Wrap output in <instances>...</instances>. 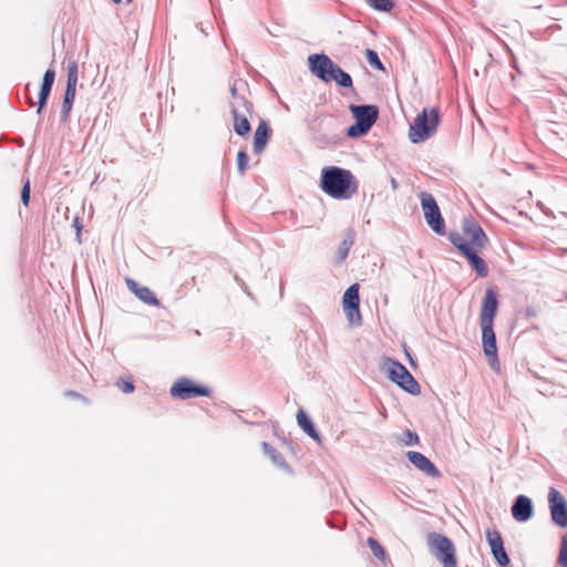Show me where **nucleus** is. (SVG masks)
Masks as SVG:
<instances>
[{
	"instance_id": "obj_2",
	"label": "nucleus",
	"mask_w": 567,
	"mask_h": 567,
	"mask_svg": "<svg viewBox=\"0 0 567 567\" xmlns=\"http://www.w3.org/2000/svg\"><path fill=\"white\" fill-rule=\"evenodd\" d=\"M349 110L354 123L347 128V136L360 138L367 135L379 117V107L374 104H351Z\"/></svg>"
},
{
	"instance_id": "obj_18",
	"label": "nucleus",
	"mask_w": 567,
	"mask_h": 567,
	"mask_svg": "<svg viewBox=\"0 0 567 567\" xmlns=\"http://www.w3.org/2000/svg\"><path fill=\"white\" fill-rule=\"evenodd\" d=\"M355 235H357V233H355L354 228H352V227H349L344 230L343 239L341 240V243L337 249L336 256H334L336 265H341L346 261V259L349 256L350 249L354 245Z\"/></svg>"
},
{
	"instance_id": "obj_8",
	"label": "nucleus",
	"mask_w": 567,
	"mask_h": 567,
	"mask_svg": "<svg viewBox=\"0 0 567 567\" xmlns=\"http://www.w3.org/2000/svg\"><path fill=\"white\" fill-rule=\"evenodd\" d=\"M360 286L359 284L351 285L343 293L342 308L343 312L351 326H361L362 317L360 312Z\"/></svg>"
},
{
	"instance_id": "obj_48",
	"label": "nucleus",
	"mask_w": 567,
	"mask_h": 567,
	"mask_svg": "<svg viewBox=\"0 0 567 567\" xmlns=\"http://www.w3.org/2000/svg\"><path fill=\"white\" fill-rule=\"evenodd\" d=\"M406 354H408V357L410 359V363L413 364V360H412L411 355L409 353H406Z\"/></svg>"
},
{
	"instance_id": "obj_43",
	"label": "nucleus",
	"mask_w": 567,
	"mask_h": 567,
	"mask_svg": "<svg viewBox=\"0 0 567 567\" xmlns=\"http://www.w3.org/2000/svg\"><path fill=\"white\" fill-rule=\"evenodd\" d=\"M236 281L241 286L245 292H247L248 296H251V293L248 291L246 284L244 280L239 279L238 276L235 277Z\"/></svg>"
},
{
	"instance_id": "obj_14",
	"label": "nucleus",
	"mask_w": 567,
	"mask_h": 567,
	"mask_svg": "<svg viewBox=\"0 0 567 567\" xmlns=\"http://www.w3.org/2000/svg\"><path fill=\"white\" fill-rule=\"evenodd\" d=\"M498 305L499 301L497 292L493 288H487L482 300L480 323H494Z\"/></svg>"
},
{
	"instance_id": "obj_20",
	"label": "nucleus",
	"mask_w": 567,
	"mask_h": 567,
	"mask_svg": "<svg viewBox=\"0 0 567 567\" xmlns=\"http://www.w3.org/2000/svg\"><path fill=\"white\" fill-rule=\"evenodd\" d=\"M231 115L234 118V131L239 136H246L251 131V125L247 118V114L245 112H240L239 106L236 104H231Z\"/></svg>"
},
{
	"instance_id": "obj_33",
	"label": "nucleus",
	"mask_w": 567,
	"mask_h": 567,
	"mask_svg": "<svg viewBox=\"0 0 567 567\" xmlns=\"http://www.w3.org/2000/svg\"><path fill=\"white\" fill-rule=\"evenodd\" d=\"M116 386L123 392V393H132L135 390V385L132 381V378L128 377L126 380L123 378H120L116 381Z\"/></svg>"
},
{
	"instance_id": "obj_44",
	"label": "nucleus",
	"mask_w": 567,
	"mask_h": 567,
	"mask_svg": "<svg viewBox=\"0 0 567 567\" xmlns=\"http://www.w3.org/2000/svg\"><path fill=\"white\" fill-rule=\"evenodd\" d=\"M230 94H231V96H233L235 100H238V97H240V96L238 95L236 84H233V85L230 86Z\"/></svg>"
},
{
	"instance_id": "obj_5",
	"label": "nucleus",
	"mask_w": 567,
	"mask_h": 567,
	"mask_svg": "<svg viewBox=\"0 0 567 567\" xmlns=\"http://www.w3.org/2000/svg\"><path fill=\"white\" fill-rule=\"evenodd\" d=\"M383 368L386 371V377L390 381L395 383L399 388L411 395H419L421 386L412 373L404 364L392 358H385Z\"/></svg>"
},
{
	"instance_id": "obj_22",
	"label": "nucleus",
	"mask_w": 567,
	"mask_h": 567,
	"mask_svg": "<svg viewBox=\"0 0 567 567\" xmlns=\"http://www.w3.org/2000/svg\"><path fill=\"white\" fill-rule=\"evenodd\" d=\"M297 423L307 435H309L316 442L321 443V435L319 431L317 430L311 417L303 409H299L297 412Z\"/></svg>"
},
{
	"instance_id": "obj_6",
	"label": "nucleus",
	"mask_w": 567,
	"mask_h": 567,
	"mask_svg": "<svg viewBox=\"0 0 567 567\" xmlns=\"http://www.w3.org/2000/svg\"><path fill=\"white\" fill-rule=\"evenodd\" d=\"M421 207L427 226L437 235H445L446 226L434 196L427 192L420 194Z\"/></svg>"
},
{
	"instance_id": "obj_46",
	"label": "nucleus",
	"mask_w": 567,
	"mask_h": 567,
	"mask_svg": "<svg viewBox=\"0 0 567 567\" xmlns=\"http://www.w3.org/2000/svg\"><path fill=\"white\" fill-rule=\"evenodd\" d=\"M391 185H392V188H393V189H396V188H398L399 184H398V182H396V179H395V178H391Z\"/></svg>"
},
{
	"instance_id": "obj_30",
	"label": "nucleus",
	"mask_w": 567,
	"mask_h": 567,
	"mask_svg": "<svg viewBox=\"0 0 567 567\" xmlns=\"http://www.w3.org/2000/svg\"><path fill=\"white\" fill-rule=\"evenodd\" d=\"M364 55H365V59L368 61V63L375 70H379V71H382L384 70V65L383 63L381 62L380 58H379V54L372 50V49H367L365 52H364Z\"/></svg>"
},
{
	"instance_id": "obj_9",
	"label": "nucleus",
	"mask_w": 567,
	"mask_h": 567,
	"mask_svg": "<svg viewBox=\"0 0 567 567\" xmlns=\"http://www.w3.org/2000/svg\"><path fill=\"white\" fill-rule=\"evenodd\" d=\"M337 65L338 64L324 53H313L308 56L309 71L324 83L332 81V74Z\"/></svg>"
},
{
	"instance_id": "obj_3",
	"label": "nucleus",
	"mask_w": 567,
	"mask_h": 567,
	"mask_svg": "<svg viewBox=\"0 0 567 567\" xmlns=\"http://www.w3.org/2000/svg\"><path fill=\"white\" fill-rule=\"evenodd\" d=\"M426 545L442 567H458L456 548L450 537L439 532H430L426 535Z\"/></svg>"
},
{
	"instance_id": "obj_35",
	"label": "nucleus",
	"mask_w": 567,
	"mask_h": 567,
	"mask_svg": "<svg viewBox=\"0 0 567 567\" xmlns=\"http://www.w3.org/2000/svg\"><path fill=\"white\" fill-rule=\"evenodd\" d=\"M30 194H31L30 179L25 178L23 181V184L21 187V202L25 207H28L30 204Z\"/></svg>"
},
{
	"instance_id": "obj_50",
	"label": "nucleus",
	"mask_w": 567,
	"mask_h": 567,
	"mask_svg": "<svg viewBox=\"0 0 567 567\" xmlns=\"http://www.w3.org/2000/svg\"><path fill=\"white\" fill-rule=\"evenodd\" d=\"M133 0H126L127 3H131Z\"/></svg>"
},
{
	"instance_id": "obj_19",
	"label": "nucleus",
	"mask_w": 567,
	"mask_h": 567,
	"mask_svg": "<svg viewBox=\"0 0 567 567\" xmlns=\"http://www.w3.org/2000/svg\"><path fill=\"white\" fill-rule=\"evenodd\" d=\"M271 128L267 121L261 120L254 134V153L260 154L267 146L271 136Z\"/></svg>"
},
{
	"instance_id": "obj_27",
	"label": "nucleus",
	"mask_w": 567,
	"mask_h": 567,
	"mask_svg": "<svg viewBox=\"0 0 567 567\" xmlns=\"http://www.w3.org/2000/svg\"><path fill=\"white\" fill-rule=\"evenodd\" d=\"M79 78V65L76 61H69L68 63V76H66V86L76 87Z\"/></svg>"
},
{
	"instance_id": "obj_12",
	"label": "nucleus",
	"mask_w": 567,
	"mask_h": 567,
	"mask_svg": "<svg viewBox=\"0 0 567 567\" xmlns=\"http://www.w3.org/2000/svg\"><path fill=\"white\" fill-rule=\"evenodd\" d=\"M462 229L472 249H484L489 241L482 226L473 217L464 218Z\"/></svg>"
},
{
	"instance_id": "obj_13",
	"label": "nucleus",
	"mask_w": 567,
	"mask_h": 567,
	"mask_svg": "<svg viewBox=\"0 0 567 567\" xmlns=\"http://www.w3.org/2000/svg\"><path fill=\"white\" fill-rule=\"evenodd\" d=\"M486 540L491 547V554L497 565L501 567L508 566L511 558L504 547V540L501 533L496 528H488L486 530Z\"/></svg>"
},
{
	"instance_id": "obj_49",
	"label": "nucleus",
	"mask_w": 567,
	"mask_h": 567,
	"mask_svg": "<svg viewBox=\"0 0 567 567\" xmlns=\"http://www.w3.org/2000/svg\"><path fill=\"white\" fill-rule=\"evenodd\" d=\"M114 3L118 4L122 0H112Z\"/></svg>"
},
{
	"instance_id": "obj_32",
	"label": "nucleus",
	"mask_w": 567,
	"mask_h": 567,
	"mask_svg": "<svg viewBox=\"0 0 567 567\" xmlns=\"http://www.w3.org/2000/svg\"><path fill=\"white\" fill-rule=\"evenodd\" d=\"M249 156L246 151L241 150L237 153V168L241 176L245 175V172L248 167Z\"/></svg>"
},
{
	"instance_id": "obj_47",
	"label": "nucleus",
	"mask_w": 567,
	"mask_h": 567,
	"mask_svg": "<svg viewBox=\"0 0 567 567\" xmlns=\"http://www.w3.org/2000/svg\"><path fill=\"white\" fill-rule=\"evenodd\" d=\"M28 104H29L30 107H32L34 105L33 100L32 99H28Z\"/></svg>"
},
{
	"instance_id": "obj_26",
	"label": "nucleus",
	"mask_w": 567,
	"mask_h": 567,
	"mask_svg": "<svg viewBox=\"0 0 567 567\" xmlns=\"http://www.w3.org/2000/svg\"><path fill=\"white\" fill-rule=\"evenodd\" d=\"M141 301L150 306H159V300L155 293L146 286H142L136 290L135 295Z\"/></svg>"
},
{
	"instance_id": "obj_28",
	"label": "nucleus",
	"mask_w": 567,
	"mask_h": 567,
	"mask_svg": "<svg viewBox=\"0 0 567 567\" xmlns=\"http://www.w3.org/2000/svg\"><path fill=\"white\" fill-rule=\"evenodd\" d=\"M367 544H368L369 548L371 549L373 556H375L381 561L385 560V558H386L385 550H384L383 546L379 543L378 539H375L374 537H369L367 540Z\"/></svg>"
},
{
	"instance_id": "obj_45",
	"label": "nucleus",
	"mask_w": 567,
	"mask_h": 567,
	"mask_svg": "<svg viewBox=\"0 0 567 567\" xmlns=\"http://www.w3.org/2000/svg\"><path fill=\"white\" fill-rule=\"evenodd\" d=\"M65 395H66V396H71V398H80V396H81V395H80L78 392H75V391H66V392H65Z\"/></svg>"
},
{
	"instance_id": "obj_15",
	"label": "nucleus",
	"mask_w": 567,
	"mask_h": 567,
	"mask_svg": "<svg viewBox=\"0 0 567 567\" xmlns=\"http://www.w3.org/2000/svg\"><path fill=\"white\" fill-rule=\"evenodd\" d=\"M512 516L518 523L529 520L534 515V505L532 499L526 495H518L515 497L512 508Z\"/></svg>"
},
{
	"instance_id": "obj_24",
	"label": "nucleus",
	"mask_w": 567,
	"mask_h": 567,
	"mask_svg": "<svg viewBox=\"0 0 567 567\" xmlns=\"http://www.w3.org/2000/svg\"><path fill=\"white\" fill-rule=\"evenodd\" d=\"M332 81H334L340 87L353 89V81L351 75L339 65H337L336 70L333 71Z\"/></svg>"
},
{
	"instance_id": "obj_11",
	"label": "nucleus",
	"mask_w": 567,
	"mask_h": 567,
	"mask_svg": "<svg viewBox=\"0 0 567 567\" xmlns=\"http://www.w3.org/2000/svg\"><path fill=\"white\" fill-rule=\"evenodd\" d=\"M482 330L483 352L493 370L499 369L496 334L494 323H480Z\"/></svg>"
},
{
	"instance_id": "obj_23",
	"label": "nucleus",
	"mask_w": 567,
	"mask_h": 567,
	"mask_svg": "<svg viewBox=\"0 0 567 567\" xmlns=\"http://www.w3.org/2000/svg\"><path fill=\"white\" fill-rule=\"evenodd\" d=\"M264 453L279 467L287 468L288 464L284 455L275 449L270 443L262 442L261 444Z\"/></svg>"
},
{
	"instance_id": "obj_34",
	"label": "nucleus",
	"mask_w": 567,
	"mask_h": 567,
	"mask_svg": "<svg viewBox=\"0 0 567 567\" xmlns=\"http://www.w3.org/2000/svg\"><path fill=\"white\" fill-rule=\"evenodd\" d=\"M401 442L406 446H413V445H417L420 443V437H419L417 433L406 430L403 433V437H402Z\"/></svg>"
},
{
	"instance_id": "obj_40",
	"label": "nucleus",
	"mask_w": 567,
	"mask_h": 567,
	"mask_svg": "<svg viewBox=\"0 0 567 567\" xmlns=\"http://www.w3.org/2000/svg\"><path fill=\"white\" fill-rule=\"evenodd\" d=\"M524 315H525L526 318H535V317H537L538 311L534 307H527L524 310Z\"/></svg>"
},
{
	"instance_id": "obj_37",
	"label": "nucleus",
	"mask_w": 567,
	"mask_h": 567,
	"mask_svg": "<svg viewBox=\"0 0 567 567\" xmlns=\"http://www.w3.org/2000/svg\"><path fill=\"white\" fill-rule=\"evenodd\" d=\"M72 106H73V102H70V101L68 102V101L63 100L62 106H61V112H60V121L62 123H65L69 120Z\"/></svg>"
},
{
	"instance_id": "obj_1",
	"label": "nucleus",
	"mask_w": 567,
	"mask_h": 567,
	"mask_svg": "<svg viewBox=\"0 0 567 567\" xmlns=\"http://www.w3.org/2000/svg\"><path fill=\"white\" fill-rule=\"evenodd\" d=\"M319 186L334 199H350L359 187V182L351 171L339 166H326L321 169Z\"/></svg>"
},
{
	"instance_id": "obj_7",
	"label": "nucleus",
	"mask_w": 567,
	"mask_h": 567,
	"mask_svg": "<svg viewBox=\"0 0 567 567\" xmlns=\"http://www.w3.org/2000/svg\"><path fill=\"white\" fill-rule=\"evenodd\" d=\"M169 394L174 399L185 401L194 398L210 396L212 389L207 385L196 383L187 377H181L172 384Z\"/></svg>"
},
{
	"instance_id": "obj_21",
	"label": "nucleus",
	"mask_w": 567,
	"mask_h": 567,
	"mask_svg": "<svg viewBox=\"0 0 567 567\" xmlns=\"http://www.w3.org/2000/svg\"><path fill=\"white\" fill-rule=\"evenodd\" d=\"M482 249H470L463 257L466 258L472 269L480 278H485L488 275V266L486 261L480 256Z\"/></svg>"
},
{
	"instance_id": "obj_39",
	"label": "nucleus",
	"mask_w": 567,
	"mask_h": 567,
	"mask_svg": "<svg viewBox=\"0 0 567 567\" xmlns=\"http://www.w3.org/2000/svg\"><path fill=\"white\" fill-rule=\"evenodd\" d=\"M125 281H126V286H127L128 290H130L132 293H134V295H136V290H137V289H141V287H142L137 281H135V280H134V279H132V278H126V280H125Z\"/></svg>"
},
{
	"instance_id": "obj_10",
	"label": "nucleus",
	"mask_w": 567,
	"mask_h": 567,
	"mask_svg": "<svg viewBox=\"0 0 567 567\" xmlns=\"http://www.w3.org/2000/svg\"><path fill=\"white\" fill-rule=\"evenodd\" d=\"M548 506L553 523L561 528L567 527V501L555 487L549 488Z\"/></svg>"
},
{
	"instance_id": "obj_17",
	"label": "nucleus",
	"mask_w": 567,
	"mask_h": 567,
	"mask_svg": "<svg viewBox=\"0 0 567 567\" xmlns=\"http://www.w3.org/2000/svg\"><path fill=\"white\" fill-rule=\"evenodd\" d=\"M55 81V70L52 68H49L42 78V83L40 86L39 95H38V109L37 113L41 114L44 107L48 104L53 84Z\"/></svg>"
},
{
	"instance_id": "obj_42",
	"label": "nucleus",
	"mask_w": 567,
	"mask_h": 567,
	"mask_svg": "<svg viewBox=\"0 0 567 567\" xmlns=\"http://www.w3.org/2000/svg\"><path fill=\"white\" fill-rule=\"evenodd\" d=\"M511 55H512V60H511V66L513 69H515L519 74H523L518 64H517V59L516 56L514 55V53L511 51Z\"/></svg>"
},
{
	"instance_id": "obj_4",
	"label": "nucleus",
	"mask_w": 567,
	"mask_h": 567,
	"mask_svg": "<svg viewBox=\"0 0 567 567\" xmlns=\"http://www.w3.org/2000/svg\"><path fill=\"white\" fill-rule=\"evenodd\" d=\"M440 121L441 116L437 109H423L410 125V141L414 144H419L429 140L437 130Z\"/></svg>"
},
{
	"instance_id": "obj_41",
	"label": "nucleus",
	"mask_w": 567,
	"mask_h": 567,
	"mask_svg": "<svg viewBox=\"0 0 567 567\" xmlns=\"http://www.w3.org/2000/svg\"><path fill=\"white\" fill-rule=\"evenodd\" d=\"M73 227L76 229V236L80 237L82 228H83V225H82V223H81L79 217H75L73 219Z\"/></svg>"
},
{
	"instance_id": "obj_31",
	"label": "nucleus",
	"mask_w": 567,
	"mask_h": 567,
	"mask_svg": "<svg viewBox=\"0 0 567 567\" xmlns=\"http://www.w3.org/2000/svg\"><path fill=\"white\" fill-rule=\"evenodd\" d=\"M557 564L560 567H567V534L561 536Z\"/></svg>"
},
{
	"instance_id": "obj_36",
	"label": "nucleus",
	"mask_w": 567,
	"mask_h": 567,
	"mask_svg": "<svg viewBox=\"0 0 567 567\" xmlns=\"http://www.w3.org/2000/svg\"><path fill=\"white\" fill-rule=\"evenodd\" d=\"M233 104H236L239 106L240 112H245L250 114L252 112V103L248 101L246 97L240 96L238 100H235Z\"/></svg>"
},
{
	"instance_id": "obj_38",
	"label": "nucleus",
	"mask_w": 567,
	"mask_h": 567,
	"mask_svg": "<svg viewBox=\"0 0 567 567\" xmlns=\"http://www.w3.org/2000/svg\"><path fill=\"white\" fill-rule=\"evenodd\" d=\"M75 94H76V87H74V86H72V87L65 86L63 100H65L68 102L70 101V102L74 103Z\"/></svg>"
},
{
	"instance_id": "obj_25",
	"label": "nucleus",
	"mask_w": 567,
	"mask_h": 567,
	"mask_svg": "<svg viewBox=\"0 0 567 567\" xmlns=\"http://www.w3.org/2000/svg\"><path fill=\"white\" fill-rule=\"evenodd\" d=\"M447 238L462 256L472 249L471 245L467 244V240H465L456 230L450 231Z\"/></svg>"
},
{
	"instance_id": "obj_29",
	"label": "nucleus",
	"mask_w": 567,
	"mask_h": 567,
	"mask_svg": "<svg viewBox=\"0 0 567 567\" xmlns=\"http://www.w3.org/2000/svg\"><path fill=\"white\" fill-rule=\"evenodd\" d=\"M365 2L375 11L390 12L394 8L393 0H365Z\"/></svg>"
},
{
	"instance_id": "obj_16",
	"label": "nucleus",
	"mask_w": 567,
	"mask_h": 567,
	"mask_svg": "<svg viewBox=\"0 0 567 567\" xmlns=\"http://www.w3.org/2000/svg\"><path fill=\"white\" fill-rule=\"evenodd\" d=\"M406 457L411 464H413L419 471L423 472L430 477H440L441 472L435 464L423 453L417 451H409Z\"/></svg>"
}]
</instances>
